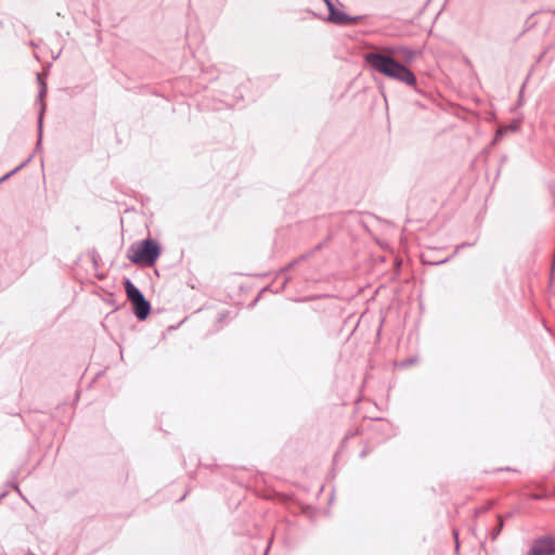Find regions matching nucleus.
Masks as SVG:
<instances>
[{
    "label": "nucleus",
    "instance_id": "nucleus-1",
    "mask_svg": "<svg viewBox=\"0 0 555 555\" xmlns=\"http://www.w3.org/2000/svg\"><path fill=\"white\" fill-rule=\"evenodd\" d=\"M393 54L370 52L364 55L365 63L374 70L385 75L388 78L403 82L408 86L416 83V77L406 66L397 62Z\"/></svg>",
    "mask_w": 555,
    "mask_h": 555
},
{
    "label": "nucleus",
    "instance_id": "nucleus-2",
    "mask_svg": "<svg viewBox=\"0 0 555 555\" xmlns=\"http://www.w3.org/2000/svg\"><path fill=\"white\" fill-rule=\"evenodd\" d=\"M160 248L157 242L147 238L141 242L139 246L132 245L129 249V259L132 263H144L153 266L159 257Z\"/></svg>",
    "mask_w": 555,
    "mask_h": 555
},
{
    "label": "nucleus",
    "instance_id": "nucleus-3",
    "mask_svg": "<svg viewBox=\"0 0 555 555\" xmlns=\"http://www.w3.org/2000/svg\"><path fill=\"white\" fill-rule=\"evenodd\" d=\"M527 555H555V538L542 535L534 539Z\"/></svg>",
    "mask_w": 555,
    "mask_h": 555
},
{
    "label": "nucleus",
    "instance_id": "nucleus-4",
    "mask_svg": "<svg viewBox=\"0 0 555 555\" xmlns=\"http://www.w3.org/2000/svg\"><path fill=\"white\" fill-rule=\"evenodd\" d=\"M328 9V21L337 25H353L359 22L360 16L351 17L348 14L337 10L332 0H323Z\"/></svg>",
    "mask_w": 555,
    "mask_h": 555
},
{
    "label": "nucleus",
    "instance_id": "nucleus-5",
    "mask_svg": "<svg viewBox=\"0 0 555 555\" xmlns=\"http://www.w3.org/2000/svg\"><path fill=\"white\" fill-rule=\"evenodd\" d=\"M132 305L134 307V314H135V317L139 320H141V321L145 320L147 318V315L150 314V311H151V305L145 299V297H142L138 301L137 300L133 301Z\"/></svg>",
    "mask_w": 555,
    "mask_h": 555
},
{
    "label": "nucleus",
    "instance_id": "nucleus-6",
    "mask_svg": "<svg viewBox=\"0 0 555 555\" xmlns=\"http://www.w3.org/2000/svg\"><path fill=\"white\" fill-rule=\"evenodd\" d=\"M384 52L393 55H401L406 62L414 60L416 55V52L414 50L409 49L406 47H388L384 49Z\"/></svg>",
    "mask_w": 555,
    "mask_h": 555
},
{
    "label": "nucleus",
    "instance_id": "nucleus-7",
    "mask_svg": "<svg viewBox=\"0 0 555 555\" xmlns=\"http://www.w3.org/2000/svg\"><path fill=\"white\" fill-rule=\"evenodd\" d=\"M125 289H126L127 297L131 302H133L135 300L138 301L139 299L144 297L142 292L130 280H126Z\"/></svg>",
    "mask_w": 555,
    "mask_h": 555
},
{
    "label": "nucleus",
    "instance_id": "nucleus-8",
    "mask_svg": "<svg viewBox=\"0 0 555 555\" xmlns=\"http://www.w3.org/2000/svg\"><path fill=\"white\" fill-rule=\"evenodd\" d=\"M504 527V518L498 516V525L490 531V538L492 541L496 540Z\"/></svg>",
    "mask_w": 555,
    "mask_h": 555
},
{
    "label": "nucleus",
    "instance_id": "nucleus-9",
    "mask_svg": "<svg viewBox=\"0 0 555 555\" xmlns=\"http://www.w3.org/2000/svg\"><path fill=\"white\" fill-rule=\"evenodd\" d=\"M26 163H23L21 164L20 166H17L16 168H14L13 170H11L10 172H8L7 175H4L3 177L0 178V184L2 182H4L5 180H8L10 177H12L14 173H16Z\"/></svg>",
    "mask_w": 555,
    "mask_h": 555
},
{
    "label": "nucleus",
    "instance_id": "nucleus-10",
    "mask_svg": "<svg viewBox=\"0 0 555 555\" xmlns=\"http://www.w3.org/2000/svg\"><path fill=\"white\" fill-rule=\"evenodd\" d=\"M41 122H42V117L41 115L39 116L38 120H37V126H38V134H37V149L40 146L41 144Z\"/></svg>",
    "mask_w": 555,
    "mask_h": 555
},
{
    "label": "nucleus",
    "instance_id": "nucleus-11",
    "mask_svg": "<svg viewBox=\"0 0 555 555\" xmlns=\"http://www.w3.org/2000/svg\"><path fill=\"white\" fill-rule=\"evenodd\" d=\"M37 82L40 83L39 98L41 99L43 96V94L46 93V83L41 81L40 75L38 73H37Z\"/></svg>",
    "mask_w": 555,
    "mask_h": 555
},
{
    "label": "nucleus",
    "instance_id": "nucleus-12",
    "mask_svg": "<svg viewBox=\"0 0 555 555\" xmlns=\"http://www.w3.org/2000/svg\"><path fill=\"white\" fill-rule=\"evenodd\" d=\"M414 362V360H406L402 363L403 366L408 365V364H412Z\"/></svg>",
    "mask_w": 555,
    "mask_h": 555
}]
</instances>
